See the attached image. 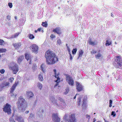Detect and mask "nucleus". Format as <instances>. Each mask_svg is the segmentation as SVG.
<instances>
[{"label": "nucleus", "instance_id": "obj_1", "mask_svg": "<svg viewBox=\"0 0 122 122\" xmlns=\"http://www.w3.org/2000/svg\"><path fill=\"white\" fill-rule=\"evenodd\" d=\"M45 56L46 62L48 64L52 65L58 62V60L57 57L55 54L51 51H47Z\"/></svg>", "mask_w": 122, "mask_h": 122}, {"label": "nucleus", "instance_id": "obj_2", "mask_svg": "<svg viewBox=\"0 0 122 122\" xmlns=\"http://www.w3.org/2000/svg\"><path fill=\"white\" fill-rule=\"evenodd\" d=\"M18 102H17V108L20 112H23L25 110L27 106L26 102L25 99L20 97L18 100Z\"/></svg>", "mask_w": 122, "mask_h": 122}, {"label": "nucleus", "instance_id": "obj_3", "mask_svg": "<svg viewBox=\"0 0 122 122\" xmlns=\"http://www.w3.org/2000/svg\"><path fill=\"white\" fill-rule=\"evenodd\" d=\"M64 120L66 122H76L75 115L73 113H66L64 115Z\"/></svg>", "mask_w": 122, "mask_h": 122}, {"label": "nucleus", "instance_id": "obj_4", "mask_svg": "<svg viewBox=\"0 0 122 122\" xmlns=\"http://www.w3.org/2000/svg\"><path fill=\"white\" fill-rule=\"evenodd\" d=\"M59 100L58 102L55 103V106L59 108H64L65 107L66 105L64 100L60 97H59Z\"/></svg>", "mask_w": 122, "mask_h": 122}, {"label": "nucleus", "instance_id": "obj_5", "mask_svg": "<svg viewBox=\"0 0 122 122\" xmlns=\"http://www.w3.org/2000/svg\"><path fill=\"white\" fill-rule=\"evenodd\" d=\"M53 71L54 72L55 77L57 78V80L55 82H56V84L54 86V87L55 88H57L58 87H59L58 86V83L60 81V78L58 76V75L59 74V73H56V70L54 69L53 70Z\"/></svg>", "mask_w": 122, "mask_h": 122}, {"label": "nucleus", "instance_id": "obj_6", "mask_svg": "<svg viewBox=\"0 0 122 122\" xmlns=\"http://www.w3.org/2000/svg\"><path fill=\"white\" fill-rule=\"evenodd\" d=\"M12 66H9V68L13 71V73L16 74L19 70L18 66L16 64L12 63Z\"/></svg>", "mask_w": 122, "mask_h": 122}, {"label": "nucleus", "instance_id": "obj_7", "mask_svg": "<svg viewBox=\"0 0 122 122\" xmlns=\"http://www.w3.org/2000/svg\"><path fill=\"white\" fill-rule=\"evenodd\" d=\"M11 106L10 105L7 103H6L3 108L4 111L5 112H7L9 114H10L11 111Z\"/></svg>", "mask_w": 122, "mask_h": 122}, {"label": "nucleus", "instance_id": "obj_8", "mask_svg": "<svg viewBox=\"0 0 122 122\" xmlns=\"http://www.w3.org/2000/svg\"><path fill=\"white\" fill-rule=\"evenodd\" d=\"M66 80L67 82L70 85L72 86L74 84V80L69 75H67L66 76Z\"/></svg>", "mask_w": 122, "mask_h": 122}, {"label": "nucleus", "instance_id": "obj_9", "mask_svg": "<svg viewBox=\"0 0 122 122\" xmlns=\"http://www.w3.org/2000/svg\"><path fill=\"white\" fill-rule=\"evenodd\" d=\"M30 48L32 52L36 54L38 53V46L36 44H33L30 46Z\"/></svg>", "mask_w": 122, "mask_h": 122}, {"label": "nucleus", "instance_id": "obj_10", "mask_svg": "<svg viewBox=\"0 0 122 122\" xmlns=\"http://www.w3.org/2000/svg\"><path fill=\"white\" fill-rule=\"evenodd\" d=\"M52 120L54 122H59L60 119L58 117L57 113H54L52 116Z\"/></svg>", "mask_w": 122, "mask_h": 122}, {"label": "nucleus", "instance_id": "obj_11", "mask_svg": "<svg viewBox=\"0 0 122 122\" xmlns=\"http://www.w3.org/2000/svg\"><path fill=\"white\" fill-rule=\"evenodd\" d=\"M116 61L117 62V64L119 66L118 67L117 66V68H121L122 66V61L120 56H117Z\"/></svg>", "mask_w": 122, "mask_h": 122}, {"label": "nucleus", "instance_id": "obj_12", "mask_svg": "<svg viewBox=\"0 0 122 122\" xmlns=\"http://www.w3.org/2000/svg\"><path fill=\"white\" fill-rule=\"evenodd\" d=\"M9 82H3L1 83L0 85V88L2 89H5L9 86Z\"/></svg>", "mask_w": 122, "mask_h": 122}, {"label": "nucleus", "instance_id": "obj_13", "mask_svg": "<svg viewBox=\"0 0 122 122\" xmlns=\"http://www.w3.org/2000/svg\"><path fill=\"white\" fill-rule=\"evenodd\" d=\"M15 122H24V120L21 117L18 115H16L14 117Z\"/></svg>", "mask_w": 122, "mask_h": 122}, {"label": "nucleus", "instance_id": "obj_14", "mask_svg": "<svg viewBox=\"0 0 122 122\" xmlns=\"http://www.w3.org/2000/svg\"><path fill=\"white\" fill-rule=\"evenodd\" d=\"M86 96L83 99V100L82 101V111H83V110H85L86 108Z\"/></svg>", "mask_w": 122, "mask_h": 122}, {"label": "nucleus", "instance_id": "obj_15", "mask_svg": "<svg viewBox=\"0 0 122 122\" xmlns=\"http://www.w3.org/2000/svg\"><path fill=\"white\" fill-rule=\"evenodd\" d=\"M44 110L41 108H39L37 110L36 114L38 115L40 117L42 116Z\"/></svg>", "mask_w": 122, "mask_h": 122}, {"label": "nucleus", "instance_id": "obj_16", "mask_svg": "<svg viewBox=\"0 0 122 122\" xmlns=\"http://www.w3.org/2000/svg\"><path fill=\"white\" fill-rule=\"evenodd\" d=\"M76 89L78 92H79L82 91L83 89V86L81 84L76 82Z\"/></svg>", "mask_w": 122, "mask_h": 122}, {"label": "nucleus", "instance_id": "obj_17", "mask_svg": "<svg viewBox=\"0 0 122 122\" xmlns=\"http://www.w3.org/2000/svg\"><path fill=\"white\" fill-rule=\"evenodd\" d=\"M19 84L18 81L16 82L10 89V92L11 93H12L14 91L16 86Z\"/></svg>", "mask_w": 122, "mask_h": 122}, {"label": "nucleus", "instance_id": "obj_18", "mask_svg": "<svg viewBox=\"0 0 122 122\" xmlns=\"http://www.w3.org/2000/svg\"><path fill=\"white\" fill-rule=\"evenodd\" d=\"M53 31V32L56 33L58 34H60L61 33L60 29L59 27H57L55 29H54Z\"/></svg>", "mask_w": 122, "mask_h": 122}, {"label": "nucleus", "instance_id": "obj_19", "mask_svg": "<svg viewBox=\"0 0 122 122\" xmlns=\"http://www.w3.org/2000/svg\"><path fill=\"white\" fill-rule=\"evenodd\" d=\"M26 94L27 97L30 98L32 97L33 95V93L31 92L28 91H26Z\"/></svg>", "mask_w": 122, "mask_h": 122}, {"label": "nucleus", "instance_id": "obj_20", "mask_svg": "<svg viewBox=\"0 0 122 122\" xmlns=\"http://www.w3.org/2000/svg\"><path fill=\"white\" fill-rule=\"evenodd\" d=\"M13 45L15 49H17L20 46L21 44L20 43H15L13 44Z\"/></svg>", "mask_w": 122, "mask_h": 122}, {"label": "nucleus", "instance_id": "obj_21", "mask_svg": "<svg viewBox=\"0 0 122 122\" xmlns=\"http://www.w3.org/2000/svg\"><path fill=\"white\" fill-rule=\"evenodd\" d=\"M38 77L39 80L41 81H42L43 80V74L41 72L38 75Z\"/></svg>", "mask_w": 122, "mask_h": 122}, {"label": "nucleus", "instance_id": "obj_22", "mask_svg": "<svg viewBox=\"0 0 122 122\" xmlns=\"http://www.w3.org/2000/svg\"><path fill=\"white\" fill-rule=\"evenodd\" d=\"M88 43L90 45H92L93 46L96 45L97 43V42H96L95 41L93 42L91 40H89L88 41Z\"/></svg>", "mask_w": 122, "mask_h": 122}, {"label": "nucleus", "instance_id": "obj_23", "mask_svg": "<svg viewBox=\"0 0 122 122\" xmlns=\"http://www.w3.org/2000/svg\"><path fill=\"white\" fill-rule=\"evenodd\" d=\"M50 99L51 102L53 103V104L55 106V103H56V102H57L55 100L54 97L53 96L51 97Z\"/></svg>", "mask_w": 122, "mask_h": 122}, {"label": "nucleus", "instance_id": "obj_24", "mask_svg": "<svg viewBox=\"0 0 122 122\" xmlns=\"http://www.w3.org/2000/svg\"><path fill=\"white\" fill-rule=\"evenodd\" d=\"M42 71L43 72H45L46 71V67L45 65L43 64H41L40 66Z\"/></svg>", "mask_w": 122, "mask_h": 122}, {"label": "nucleus", "instance_id": "obj_25", "mask_svg": "<svg viewBox=\"0 0 122 122\" xmlns=\"http://www.w3.org/2000/svg\"><path fill=\"white\" fill-rule=\"evenodd\" d=\"M95 57L97 59H99L100 58L102 57V56L100 53L98 52L97 53V54H96L95 55Z\"/></svg>", "mask_w": 122, "mask_h": 122}, {"label": "nucleus", "instance_id": "obj_26", "mask_svg": "<svg viewBox=\"0 0 122 122\" xmlns=\"http://www.w3.org/2000/svg\"><path fill=\"white\" fill-rule=\"evenodd\" d=\"M24 58V56H22L19 57L18 60V62L19 63H21V61L23 60Z\"/></svg>", "mask_w": 122, "mask_h": 122}, {"label": "nucleus", "instance_id": "obj_27", "mask_svg": "<svg viewBox=\"0 0 122 122\" xmlns=\"http://www.w3.org/2000/svg\"><path fill=\"white\" fill-rule=\"evenodd\" d=\"M25 59L28 60H30V58L31 57V56H30V55H28V54H26L25 55Z\"/></svg>", "mask_w": 122, "mask_h": 122}, {"label": "nucleus", "instance_id": "obj_28", "mask_svg": "<svg viewBox=\"0 0 122 122\" xmlns=\"http://www.w3.org/2000/svg\"><path fill=\"white\" fill-rule=\"evenodd\" d=\"M37 85L39 89L40 90H41L42 86V84L40 82H38L37 84Z\"/></svg>", "mask_w": 122, "mask_h": 122}, {"label": "nucleus", "instance_id": "obj_29", "mask_svg": "<svg viewBox=\"0 0 122 122\" xmlns=\"http://www.w3.org/2000/svg\"><path fill=\"white\" fill-rule=\"evenodd\" d=\"M83 54V51L82 50H81L79 52V56L78 58V59L80 57L82 56V55Z\"/></svg>", "mask_w": 122, "mask_h": 122}, {"label": "nucleus", "instance_id": "obj_30", "mask_svg": "<svg viewBox=\"0 0 122 122\" xmlns=\"http://www.w3.org/2000/svg\"><path fill=\"white\" fill-rule=\"evenodd\" d=\"M81 96H80V97H79L78 100V102H77V105L80 106L81 104Z\"/></svg>", "mask_w": 122, "mask_h": 122}, {"label": "nucleus", "instance_id": "obj_31", "mask_svg": "<svg viewBox=\"0 0 122 122\" xmlns=\"http://www.w3.org/2000/svg\"><path fill=\"white\" fill-rule=\"evenodd\" d=\"M111 44V41H109L108 40L106 41V45L107 46H108L110 45Z\"/></svg>", "mask_w": 122, "mask_h": 122}, {"label": "nucleus", "instance_id": "obj_32", "mask_svg": "<svg viewBox=\"0 0 122 122\" xmlns=\"http://www.w3.org/2000/svg\"><path fill=\"white\" fill-rule=\"evenodd\" d=\"M46 22H42V25L43 26L46 27L48 25V24Z\"/></svg>", "mask_w": 122, "mask_h": 122}, {"label": "nucleus", "instance_id": "obj_33", "mask_svg": "<svg viewBox=\"0 0 122 122\" xmlns=\"http://www.w3.org/2000/svg\"><path fill=\"white\" fill-rule=\"evenodd\" d=\"M77 50L76 49H74L72 51V54L73 55L76 54V52Z\"/></svg>", "mask_w": 122, "mask_h": 122}, {"label": "nucleus", "instance_id": "obj_34", "mask_svg": "<svg viewBox=\"0 0 122 122\" xmlns=\"http://www.w3.org/2000/svg\"><path fill=\"white\" fill-rule=\"evenodd\" d=\"M6 51V50L5 49H0V53L5 52Z\"/></svg>", "mask_w": 122, "mask_h": 122}, {"label": "nucleus", "instance_id": "obj_35", "mask_svg": "<svg viewBox=\"0 0 122 122\" xmlns=\"http://www.w3.org/2000/svg\"><path fill=\"white\" fill-rule=\"evenodd\" d=\"M32 68L33 71H34L36 69V64H33L32 67Z\"/></svg>", "mask_w": 122, "mask_h": 122}, {"label": "nucleus", "instance_id": "obj_36", "mask_svg": "<svg viewBox=\"0 0 122 122\" xmlns=\"http://www.w3.org/2000/svg\"><path fill=\"white\" fill-rule=\"evenodd\" d=\"M69 91V89L68 88H67L66 89V92H65L64 93V94L66 95L67 94Z\"/></svg>", "mask_w": 122, "mask_h": 122}, {"label": "nucleus", "instance_id": "obj_37", "mask_svg": "<svg viewBox=\"0 0 122 122\" xmlns=\"http://www.w3.org/2000/svg\"><path fill=\"white\" fill-rule=\"evenodd\" d=\"M29 37L30 39H32L34 38V36L32 34H30L29 36Z\"/></svg>", "mask_w": 122, "mask_h": 122}, {"label": "nucleus", "instance_id": "obj_38", "mask_svg": "<svg viewBox=\"0 0 122 122\" xmlns=\"http://www.w3.org/2000/svg\"><path fill=\"white\" fill-rule=\"evenodd\" d=\"M8 5L9 7L10 8H11L12 7V4L11 3H8Z\"/></svg>", "mask_w": 122, "mask_h": 122}, {"label": "nucleus", "instance_id": "obj_39", "mask_svg": "<svg viewBox=\"0 0 122 122\" xmlns=\"http://www.w3.org/2000/svg\"><path fill=\"white\" fill-rule=\"evenodd\" d=\"M57 43L58 44L60 45L61 43V40L60 39H58L57 41Z\"/></svg>", "mask_w": 122, "mask_h": 122}, {"label": "nucleus", "instance_id": "obj_40", "mask_svg": "<svg viewBox=\"0 0 122 122\" xmlns=\"http://www.w3.org/2000/svg\"><path fill=\"white\" fill-rule=\"evenodd\" d=\"M5 72V70L4 69H2L0 70V72L2 74H3Z\"/></svg>", "mask_w": 122, "mask_h": 122}, {"label": "nucleus", "instance_id": "obj_41", "mask_svg": "<svg viewBox=\"0 0 122 122\" xmlns=\"http://www.w3.org/2000/svg\"><path fill=\"white\" fill-rule=\"evenodd\" d=\"M14 80V78H10L9 79V81L11 82H12Z\"/></svg>", "mask_w": 122, "mask_h": 122}, {"label": "nucleus", "instance_id": "obj_42", "mask_svg": "<svg viewBox=\"0 0 122 122\" xmlns=\"http://www.w3.org/2000/svg\"><path fill=\"white\" fill-rule=\"evenodd\" d=\"M111 115L112 116H113V117L115 116L116 115L115 113V112L114 111L112 112L111 113Z\"/></svg>", "mask_w": 122, "mask_h": 122}, {"label": "nucleus", "instance_id": "obj_43", "mask_svg": "<svg viewBox=\"0 0 122 122\" xmlns=\"http://www.w3.org/2000/svg\"><path fill=\"white\" fill-rule=\"evenodd\" d=\"M4 41L3 40L0 39V45H3Z\"/></svg>", "mask_w": 122, "mask_h": 122}, {"label": "nucleus", "instance_id": "obj_44", "mask_svg": "<svg viewBox=\"0 0 122 122\" xmlns=\"http://www.w3.org/2000/svg\"><path fill=\"white\" fill-rule=\"evenodd\" d=\"M10 17L11 16L9 15H7V19L9 20H10Z\"/></svg>", "mask_w": 122, "mask_h": 122}, {"label": "nucleus", "instance_id": "obj_45", "mask_svg": "<svg viewBox=\"0 0 122 122\" xmlns=\"http://www.w3.org/2000/svg\"><path fill=\"white\" fill-rule=\"evenodd\" d=\"M96 51L94 50H93L91 51V53L92 54H94L96 53Z\"/></svg>", "mask_w": 122, "mask_h": 122}, {"label": "nucleus", "instance_id": "obj_46", "mask_svg": "<svg viewBox=\"0 0 122 122\" xmlns=\"http://www.w3.org/2000/svg\"><path fill=\"white\" fill-rule=\"evenodd\" d=\"M112 101L111 100H110L109 101V107H112Z\"/></svg>", "mask_w": 122, "mask_h": 122}, {"label": "nucleus", "instance_id": "obj_47", "mask_svg": "<svg viewBox=\"0 0 122 122\" xmlns=\"http://www.w3.org/2000/svg\"><path fill=\"white\" fill-rule=\"evenodd\" d=\"M19 34V33H16L14 35V37L15 38H16L17 36H18V35Z\"/></svg>", "mask_w": 122, "mask_h": 122}, {"label": "nucleus", "instance_id": "obj_48", "mask_svg": "<svg viewBox=\"0 0 122 122\" xmlns=\"http://www.w3.org/2000/svg\"><path fill=\"white\" fill-rule=\"evenodd\" d=\"M34 116V115L32 113H31L30 114V118Z\"/></svg>", "mask_w": 122, "mask_h": 122}, {"label": "nucleus", "instance_id": "obj_49", "mask_svg": "<svg viewBox=\"0 0 122 122\" xmlns=\"http://www.w3.org/2000/svg\"><path fill=\"white\" fill-rule=\"evenodd\" d=\"M50 37L51 38H53L54 37H55V35H54L53 34H51L50 36Z\"/></svg>", "mask_w": 122, "mask_h": 122}, {"label": "nucleus", "instance_id": "obj_50", "mask_svg": "<svg viewBox=\"0 0 122 122\" xmlns=\"http://www.w3.org/2000/svg\"><path fill=\"white\" fill-rule=\"evenodd\" d=\"M69 54L70 55V60H71L73 59L72 56V55H71V54L70 53Z\"/></svg>", "mask_w": 122, "mask_h": 122}, {"label": "nucleus", "instance_id": "obj_51", "mask_svg": "<svg viewBox=\"0 0 122 122\" xmlns=\"http://www.w3.org/2000/svg\"><path fill=\"white\" fill-rule=\"evenodd\" d=\"M7 25H8V26H10L11 25V22H8L7 23Z\"/></svg>", "mask_w": 122, "mask_h": 122}, {"label": "nucleus", "instance_id": "obj_52", "mask_svg": "<svg viewBox=\"0 0 122 122\" xmlns=\"http://www.w3.org/2000/svg\"><path fill=\"white\" fill-rule=\"evenodd\" d=\"M15 38V37H14V35H13V36H10V39L13 38Z\"/></svg>", "mask_w": 122, "mask_h": 122}, {"label": "nucleus", "instance_id": "obj_53", "mask_svg": "<svg viewBox=\"0 0 122 122\" xmlns=\"http://www.w3.org/2000/svg\"><path fill=\"white\" fill-rule=\"evenodd\" d=\"M41 28H38L37 29V30L38 31H41Z\"/></svg>", "mask_w": 122, "mask_h": 122}, {"label": "nucleus", "instance_id": "obj_54", "mask_svg": "<svg viewBox=\"0 0 122 122\" xmlns=\"http://www.w3.org/2000/svg\"><path fill=\"white\" fill-rule=\"evenodd\" d=\"M67 49H68V51L69 52V53H70V48H67Z\"/></svg>", "mask_w": 122, "mask_h": 122}, {"label": "nucleus", "instance_id": "obj_55", "mask_svg": "<svg viewBox=\"0 0 122 122\" xmlns=\"http://www.w3.org/2000/svg\"><path fill=\"white\" fill-rule=\"evenodd\" d=\"M29 112V111H25V113H28Z\"/></svg>", "mask_w": 122, "mask_h": 122}, {"label": "nucleus", "instance_id": "obj_56", "mask_svg": "<svg viewBox=\"0 0 122 122\" xmlns=\"http://www.w3.org/2000/svg\"><path fill=\"white\" fill-rule=\"evenodd\" d=\"M77 94H76V96H75L74 97V99H75V98H76V96H77Z\"/></svg>", "mask_w": 122, "mask_h": 122}, {"label": "nucleus", "instance_id": "obj_57", "mask_svg": "<svg viewBox=\"0 0 122 122\" xmlns=\"http://www.w3.org/2000/svg\"><path fill=\"white\" fill-rule=\"evenodd\" d=\"M86 117H90V116L88 115H86Z\"/></svg>", "mask_w": 122, "mask_h": 122}, {"label": "nucleus", "instance_id": "obj_58", "mask_svg": "<svg viewBox=\"0 0 122 122\" xmlns=\"http://www.w3.org/2000/svg\"><path fill=\"white\" fill-rule=\"evenodd\" d=\"M94 121H93L95 122L96 121V119L95 118H94L93 119Z\"/></svg>", "mask_w": 122, "mask_h": 122}, {"label": "nucleus", "instance_id": "obj_59", "mask_svg": "<svg viewBox=\"0 0 122 122\" xmlns=\"http://www.w3.org/2000/svg\"><path fill=\"white\" fill-rule=\"evenodd\" d=\"M67 45H68V44H66V47H67V48H69V46H67Z\"/></svg>", "mask_w": 122, "mask_h": 122}, {"label": "nucleus", "instance_id": "obj_60", "mask_svg": "<svg viewBox=\"0 0 122 122\" xmlns=\"http://www.w3.org/2000/svg\"><path fill=\"white\" fill-rule=\"evenodd\" d=\"M111 16L112 17H113L114 15L112 13H111Z\"/></svg>", "mask_w": 122, "mask_h": 122}, {"label": "nucleus", "instance_id": "obj_61", "mask_svg": "<svg viewBox=\"0 0 122 122\" xmlns=\"http://www.w3.org/2000/svg\"><path fill=\"white\" fill-rule=\"evenodd\" d=\"M15 19H17V18L16 16H15Z\"/></svg>", "mask_w": 122, "mask_h": 122}, {"label": "nucleus", "instance_id": "obj_62", "mask_svg": "<svg viewBox=\"0 0 122 122\" xmlns=\"http://www.w3.org/2000/svg\"><path fill=\"white\" fill-rule=\"evenodd\" d=\"M37 31H38V30H35V32H37Z\"/></svg>", "mask_w": 122, "mask_h": 122}, {"label": "nucleus", "instance_id": "obj_63", "mask_svg": "<svg viewBox=\"0 0 122 122\" xmlns=\"http://www.w3.org/2000/svg\"><path fill=\"white\" fill-rule=\"evenodd\" d=\"M30 60V62H29V63L30 64H31V61H30L31 60Z\"/></svg>", "mask_w": 122, "mask_h": 122}, {"label": "nucleus", "instance_id": "obj_64", "mask_svg": "<svg viewBox=\"0 0 122 122\" xmlns=\"http://www.w3.org/2000/svg\"><path fill=\"white\" fill-rule=\"evenodd\" d=\"M97 122H102L100 121H98Z\"/></svg>", "mask_w": 122, "mask_h": 122}]
</instances>
